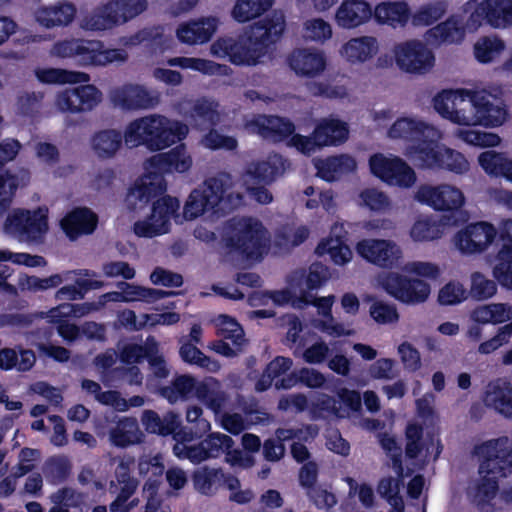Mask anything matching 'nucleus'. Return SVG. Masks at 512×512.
Wrapping results in <instances>:
<instances>
[{
	"label": "nucleus",
	"mask_w": 512,
	"mask_h": 512,
	"mask_svg": "<svg viewBox=\"0 0 512 512\" xmlns=\"http://www.w3.org/2000/svg\"><path fill=\"white\" fill-rule=\"evenodd\" d=\"M433 107L442 118L462 126L499 127L508 116L504 104L495 105L489 95L466 89L438 92Z\"/></svg>",
	"instance_id": "1"
},
{
	"label": "nucleus",
	"mask_w": 512,
	"mask_h": 512,
	"mask_svg": "<svg viewBox=\"0 0 512 512\" xmlns=\"http://www.w3.org/2000/svg\"><path fill=\"white\" fill-rule=\"evenodd\" d=\"M284 30V17L274 14L254 23L246 38L219 37L211 45L210 52L234 65L254 66L281 39Z\"/></svg>",
	"instance_id": "2"
},
{
	"label": "nucleus",
	"mask_w": 512,
	"mask_h": 512,
	"mask_svg": "<svg viewBox=\"0 0 512 512\" xmlns=\"http://www.w3.org/2000/svg\"><path fill=\"white\" fill-rule=\"evenodd\" d=\"M187 134L188 127L184 123L151 115L130 122L124 132V141L130 147L142 145L150 151H161L182 141Z\"/></svg>",
	"instance_id": "3"
},
{
	"label": "nucleus",
	"mask_w": 512,
	"mask_h": 512,
	"mask_svg": "<svg viewBox=\"0 0 512 512\" xmlns=\"http://www.w3.org/2000/svg\"><path fill=\"white\" fill-rule=\"evenodd\" d=\"M267 230L253 217L231 219L221 236V243L230 253L246 260H261L268 249Z\"/></svg>",
	"instance_id": "4"
},
{
	"label": "nucleus",
	"mask_w": 512,
	"mask_h": 512,
	"mask_svg": "<svg viewBox=\"0 0 512 512\" xmlns=\"http://www.w3.org/2000/svg\"><path fill=\"white\" fill-rule=\"evenodd\" d=\"M52 53L60 58H73L82 66H105L109 63L125 61L124 50L107 49L99 40L66 39L53 45Z\"/></svg>",
	"instance_id": "5"
},
{
	"label": "nucleus",
	"mask_w": 512,
	"mask_h": 512,
	"mask_svg": "<svg viewBox=\"0 0 512 512\" xmlns=\"http://www.w3.org/2000/svg\"><path fill=\"white\" fill-rule=\"evenodd\" d=\"M289 163L282 155L270 153L265 159L251 162L247 175L261 186L248 187L249 195L258 203L266 205L273 201L272 193L265 187L271 185L286 171Z\"/></svg>",
	"instance_id": "6"
},
{
	"label": "nucleus",
	"mask_w": 512,
	"mask_h": 512,
	"mask_svg": "<svg viewBox=\"0 0 512 512\" xmlns=\"http://www.w3.org/2000/svg\"><path fill=\"white\" fill-rule=\"evenodd\" d=\"M226 194V186L223 180L211 177L205 180L201 189H194L183 209L186 220H194L206 212L218 213L219 204Z\"/></svg>",
	"instance_id": "7"
},
{
	"label": "nucleus",
	"mask_w": 512,
	"mask_h": 512,
	"mask_svg": "<svg viewBox=\"0 0 512 512\" xmlns=\"http://www.w3.org/2000/svg\"><path fill=\"white\" fill-rule=\"evenodd\" d=\"M3 230L6 234L20 239L37 241L48 230V218L40 209H14L7 215Z\"/></svg>",
	"instance_id": "8"
},
{
	"label": "nucleus",
	"mask_w": 512,
	"mask_h": 512,
	"mask_svg": "<svg viewBox=\"0 0 512 512\" xmlns=\"http://www.w3.org/2000/svg\"><path fill=\"white\" fill-rule=\"evenodd\" d=\"M369 168L381 181L400 188H410L417 180L415 171L398 156L373 154L369 158Z\"/></svg>",
	"instance_id": "9"
},
{
	"label": "nucleus",
	"mask_w": 512,
	"mask_h": 512,
	"mask_svg": "<svg viewBox=\"0 0 512 512\" xmlns=\"http://www.w3.org/2000/svg\"><path fill=\"white\" fill-rule=\"evenodd\" d=\"M474 454L482 458L479 465L481 479L476 485L475 498L479 505H483L495 498L499 490L498 479L507 477L509 471L503 466L499 457L482 453L479 445L474 447Z\"/></svg>",
	"instance_id": "10"
},
{
	"label": "nucleus",
	"mask_w": 512,
	"mask_h": 512,
	"mask_svg": "<svg viewBox=\"0 0 512 512\" xmlns=\"http://www.w3.org/2000/svg\"><path fill=\"white\" fill-rule=\"evenodd\" d=\"M467 18L469 29L477 30L483 23L492 28L512 26V0H482Z\"/></svg>",
	"instance_id": "11"
},
{
	"label": "nucleus",
	"mask_w": 512,
	"mask_h": 512,
	"mask_svg": "<svg viewBox=\"0 0 512 512\" xmlns=\"http://www.w3.org/2000/svg\"><path fill=\"white\" fill-rule=\"evenodd\" d=\"M232 446H234V441L229 435L213 432L198 444L183 445L181 449L178 445H175L173 450L179 458L188 459L193 464H199L210 458L220 457Z\"/></svg>",
	"instance_id": "12"
},
{
	"label": "nucleus",
	"mask_w": 512,
	"mask_h": 512,
	"mask_svg": "<svg viewBox=\"0 0 512 512\" xmlns=\"http://www.w3.org/2000/svg\"><path fill=\"white\" fill-rule=\"evenodd\" d=\"M382 285L389 295L405 304L423 303L430 295V285L428 283L398 273L388 274Z\"/></svg>",
	"instance_id": "13"
},
{
	"label": "nucleus",
	"mask_w": 512,
	"mask_h": 512,
	"mask_svg": "<svg viewBox=\"0 0 512 512\" xmlns=\"http://www.w3.org/2000/svg\"><path fill=\"white\" fill-rule=\"evenodd\" d=\"M397 66L407 73L422 74L429 71L435 61L433 53L420 41H407L395 46Z\"/></svg>",
	"instance_id": "14"
},
{
	"label": "nucleus",
	"mask_w": 512,
	"mask_h": 512,
	"mask_svg": "<svg viewBox=\"0 0 512 512\" xmlns=\"http://www.w3.org/2000/svg\"><path fill=\"white\" fill-rule=\"evenodd\" d=\"M415 199L436 211H458L465 202L464 195L461 190L450 185H421L416 194Z\"/></svg>",
	"instance_id": "15"
},
{
	"label": "nucleus",
	"mask_w": 512,
	"mask_h": 512,
	"mask_svg": "<svg viewBox=\"0 0 512 512\" xmlns=\"http://www.w3.org/2000/svg\"><path fill=\"white\" fill-rule=\"evenodd\" d=\"M21 149V143L13 138L0 142V211L7 210L19 186L18 176L5 169L6 163L14 160Z\"/></svg>",
	"instance_id": "16"
},
{
	"label": "nucleus",
	"mask_w": 512,
	"mask_h": 512,
	"mask_svg": "<svg viewBox=\"0 0 512 512\" xmlns=\"http://www.w3.org/2000/svg\"><path fill=\"white\" fill-rule=\"evenodd\" d=\"M356 251L367 262L381 268L397 267L402 257L400 247L385 239L360 240L356 245Z\"/></svg>",
	"instance_id": "17"
},
{
	"label": "nucleus",
	"mask_w": 512,
	"mask_h": 512,
	"mask_svg": "<svg viewBox=\"0 0 512 512\" xmlns=\"http://www.w3.org/2000/svg\"><path fill=\"white\" fill-rule=\"evenodd\" d=\"M497 237L493 224L485 221L471 223L458 231L454 237L455 246L463 254L483 252Z\"/></svg>",
	"instance_id": "18"
},
{
	"label": "nucleus",
	"mask_w": 512,
	"mask_h": 512,
	"mask_svg": "<svg viewBox=\"0 0 512 512\" xmlns=\"http://www.w3.org/2000/svg\"><path fill=\"white\" fill-rule=\"evenodd\" d=\"M101 93L93 85H80L58 93L56 106L62 112H83L92 110L100 101Z\"/></svg>",
	"instance_id": "19"
},
{
	"label": "nucleus",
	"mask_w": 512,
	"mask_h": 512,
	"mask_svg": "<svg viewBox=\"0 0 512 512\" xmlns=\"http://www.w3.org/2000/svg\"><path fill=\"white\" fill-rule=\"evenodd\" d=\"M497 235L502 246L496 256L493 276L502 287L512 289V219L500 223Z\"/></svg>",
	"instance_id": "20"
},
{
	"label": "nucleus",
	"mask_w": 512,
	"mask_h": 512,
	"mask_svg": "<svg viewBox=\"0 0 512 512\" xmlns=\"http://www.w3.org/2000/svg\"><path fill=\"white\" fill-rule=\"evenodd\" d=\"M147 168L159 172L163 177L167 173H184L192 166V158L187 153L183 143L178 144L170 151L158 153L146 160Z\"/></svg>",
	"instance_id": "21"
},
{
	"label": "nucleus",
	"mask_w": 512,
	"mask_h": 512,
	"mask_svg": "<svg viewBox=\"0 0 512 512\" xmlns=\"http://www.w3.org/2000/svg\"><path fill=\"white\" fill-rule=\"evenodd\" d=\"M98 225V215L88 207H75L60 221L63 232L70 240L92 234Z\"/></svg>",
	"instance_id": "22"
},
{
	"label": "nucleus",
	"mask_w": 512,
	"mask_h": 512,
	"mask_svg": "<svg viewBox=\"0 0 512 512\" xmlns=\"http://www.w3.org/2000/svg\"><path fill=\"white\" fill-rule=\"evenodd\" d=\"M373 17V8L365 0H343L335 14L337 25L345 29L357 28Z\"/></svg>",
	"instance_id": "23"
},
{
	"label": "nucleus",
	"mask_w": 512,
	"mask_h": 512,
	"mask_svg": "<svg viewBox=\"0 0 512 512\" xmlns=\"http://www.w3.org/2000/svg\"><path fill=\"white\" fill-rule=\"evenodd\" d=\"M111 101L123 110H137L153 107L154 99L149 91L140 85L128 84L111 92Z\"/></svg>",
	"instance_id": "24"
},
{
	"label": "nucleus",
	"mask_w": 512,
	"mask_h": 512,
	"mask_svg": "<svg viewBox=\"0 0 512 512\" xmlns=\"http://www.w3.org/2000/svg\"><path fill=\"white\" fill-rule=\"evenodd\" d=\"M440 134L435 128V134L421 137L415 145L410 147L411 156L418 162L419 167L437 169L441 166L444 145L439 142Z\"/></svg>",
	"instance_id": "25"
},
{
	"label": "nucleus",
	"mask_w": 512,
	"mask_h": 512,
	"mask_svg": "<svg viewBox=\"0 0 512 512\" xmlns=\"http://www.w3.org/2000/svg\"><path fill=\"white\" fill-rule=\"evenodd\" d=\"M483 403L505 418L512 419V386L509 382L496 379L487 385Z\"/></svg>",
	"instance_id": "26"
},
{
	"label": "nucleus",
	"mask_w": 512,
	"mask_h": 512,
	"mask_svg": "<svg viewBox=\"0 0 512 512\" xmlns=\"http://www.w3.org/2000/svg\"><path fill=\"white\" fill-rule=\"evenodd\" d=\"M290 68L299 76L314 77L326 67V58L322 52L309 49L294 50L288 57Z\"/></svg>",
	"instance_id": "27"
},
{
	"label": "nucleus",
	"mask_w": 512,
	"mask_h": 512,
	"mask_svg": "<svg viewBox=\"0 0 512 512\" xmlns=\"http://www.w3.org/2000/svg\"><path fill=\"white\" fill-rule=\"evenodd\" d=\"M218 20L215 17L202 18L180 25L176 31L181 43L195 45L208 42L215 33Z\"/></svg>",
	"instance_id": "28"
},
{
	"label": "nucleus",
	"mask_w": 512,
	"mask_h": 512,
	"mask_svg": "<svg viewBox=\"0 0 512 512\" xmlns=\"http://www.w3.org/2000/svg\"><path fill=\"white\" fill-rule=\"evenodd\" d=\"M373 17L380 25L405 27L411 17V10L405 1H385L375 6Z\"/></svg>",
	"instance_id": "29"
},
{
	"label": "nucleus",
	"mask_w": 512,
	"mask_h": 512,
	"mask_svg": "<svg viewBox=\"0 0 512 512\" xmlns=\"http://www.w3.org/2000/svg\"><path fill=\"white\" fill-rule=\"evenodd\" d=\"M187 425L183 426L179 419V428L175 433V441L184 444L202 438L211 429V424L203 418V410L199 406H190L186 410Z\"/></svg>",
	"instance_id": "30"
},
{
	"label": "nucleus",
	"mask_w": 512,
	"mask_h": 512,
	"mask_svg": "<svg viewBox=\"0 0 512 512\" xmlns=\"http://www.w3.org/2000/svg\"><path fill=\"white\" fill-rule=\"evenodd\" d=\"M74 4L63 2L56 5L39 7L35 13L36 21L45 28L64 27L71 24L76 16Z\"/></svg>",
	"instance_id": "31"
},
{
	"label": "nucleus",
	"mask_w": 512,
	"mask_h": 512,
	"mask_svg": "<svg viewBox=\"0 0 512 512\" xmlns=\"http://www.w3.org/2000/svg\"><path fill=\"white\" fill-rule=\"evenodd\" d=\"M219 104L206 97L196 99L189 112L191 123L199 130H208L220 122Z\"/></svg>",
	"instance_id": "32"
},
{
	"label": "nucleus",
	"mask_w": 512,
	"mask_h": 512,
	"mask_svg": "<svg viewBox=\"0 0 512 512\" xmlns=\"http://www.w3.org/2000/svg\"><path fill=\"white\" fill-rule=\"evenodd\" d=\"M141 422L148 433L161 436L172 435L175 440V433L179 428V415L169 411L161 418L156 411L145 410L142 413Z\"/></svg>",
	"instance_id": "33"
},
{
	"label": "nucleus",
	"mask_w": 512,
	"mask_h": 512,
	"mask_svg": "<svg viewBox=\"0 0 512 512\" xmlns=\"http://www.w3.org/2000/svg\"><path fill=\"white\" fill-rule=\"evenodd\" d=\"M435 134V128L422 121L411 118L397 119L388 130V136L392 139H404L416 142L421 137Z\"/></svg>",
	"instance_id": "34"
},
{
	"label": "nucleus",
	"mask_w": 512,
	"mask_h": 512,
	"mask_svg": "<svg viewBox=\"0 0 512 512\" xmlns=\"http://www.w3.org/2000/svg\"><path fill=\"white\" fill-rule=\"evenodd\" d=\"M124 135L116 129H103L95 132L90 140L91 148L99 159H110L121 148Z\"/></svg>",
	"instance_id": "35"
},
{
	"label": "nucleus",
	"mask_w": 512,
	"mask_h": 512,
	"mask_svg": "<svg viewBox=\"0 0 512 512\" xmlns=\"http://www.w3.org/2000/svg\"><path fill=\"white\" fill-rule=\"evenodd\" d=\"M298 383L311 389L322 388L326 383V377L316 369L303 367L297 372L294 371L279 378L275 381L274 386L277 390H287Z\"/></svg>",
	"instance_id": "36"
},
{
	"label": "nucleus",
	"mask_w": 512,
	"mask_h": 512,
	"mask_svg": "<svg viewBox=\"0 0 512 512\" xmlns=\"http://www.w3.org/2000/svg\"><path fill=\"white\" fill-rule=\"evenodd\" d=\"M146 174L141 178L140 182L135 184L136 196L140 202L149 203L154 198L161 196L167 189V184L164 177L153 169L147 168L145 162Z\"/></svg>",
	"instance_id": "37"
},
{
	"label": "nucleus",
	"mask_w": 512,
	"mask_h": 512,
	"mask_svg": "<svg viewBox=\"0 0 512 512\" xmlns=\"http://www.w3.org/2000/svg\"><path fill=\"white\" fill-rule=\"evenodd\" d=\"M315 135L323 147L337 146L348 139L349 129L347 124L341 120L324 119L316 125Z\"/></svg>",
	"instance_id": "38"
},
{
	"label": "nucleus",
	"mask_w": 512,
	"mask_h": 512,
	"mask_svg": "<svg viewBox=\"0 0 512 512\" xmlns=\"http://www.w3.org/2000/svg\"><path fill=\"white\" fill-rule=\"evenodd\" d=\"M378 50L376 38L362 36L352 38L342 46L341 54L351 63H362L370 59Z\"/></svg>",
	"instance_id": "39"
},
{
	"label": "nucleus",
	"mask_w": 512,
	"mask_h": 512,
	"mask_svg": "<svg viewBox=\"0 0 512 512\" xmlns=\"http://www.w3.org/2000/svg\"><path fill=\"white\" fill-rule=\"evenodd\" d=\"M195 397L215 414L223 410L227 400L219 382L212 378L198 383Z\"/></svg>",
	"instance_id": "40"
},
{
	"label": "nucleus",
	"mask_w": 512,
	"mask_h": 512,
	"mask_svg": "<svg viewBox=\"0 0 512 512\" xmlns=\"http://www.w3.org/2000/svg\"><path fill=\"white\" fill-rule=\"evenodd\" d=\"M252 124L261 135H272L280 140L292 137L295 131L293 122L280 116H264L262 119L254 120Z\"/></svg>",
	"instance_id": "41"
},
{
	"label": "nucleus",
	"mask_w": 512,
	"mask_h": 512,
	"mask_svg": "<svg viewBox=\"0 0 512 512\" xmlns=\"http://www.w3.org/2000/svg\"><path fill=\"white\" fill-rule=\"evenodd\" d=\"M315 253L320 257L328 255L331 261L339 266L345 265L352 258V252L342 237L322 239L318 243Z\"/></svg>",
	"instance_id": "42"
},
{
	"label": "nucleus",
	"mask_w": 512,
	"mask_h": 512,
	"mask_svg": "<svg viewBox=\"0 0 512 512\" xmlns=\"http://www.w3.org/2000/svg\"><path fill=\"white\" fill-rule=\"evenodd\" d=\"M224 472L221 468L204 466L194 471L192 481L194 488L204 495H212L223 486Z\"/></svg>",
	"instance_id": "43"
},
{
	"label": "nucleus",
	"mask_w": 512,
	"mask_h": 512,
	"mask_svg": "<svg viewBox=\"0 0 512 512\" xmlns=\"http://www.w3.org/2000/svg\"><path fill=\"white\" fill-rule=\"evenodd\" d=\"M116 25H118L117 17L114 14L110 1L105 5L95 8L82 19V27L89 31H104Z\"/></svg>",
	"instance_id": "44"
},
{
	"label": "nucleus",
	"mask_w": 512,
	"mask_h": 512,
	"mask_svg": "<svg viewBox=\"0 0 512 512\" xmlns=\"http://www.w3.org/2000/svg\"><path fill=\"white\" fill-rule=\"evenodd\" d=\"M198 383L190 375H178L170 385L161 389V394L172 403L178 399H189L196 395Z\"/></svg>",
	"instance_id": "45"
},
{
	"label": "nucleus",
	"mask_w": 512,
	"mask_h": 512,
	"mask_svg": "<svg viewBox=\"0 0 512 512\" xmlns=\"http://www.w3.org/2000/svg\"><path fill=\"white\" fill-rule=\"evenodd\" d=\"M117 287L123 296V302L146 301L150 303L161 300L171 294L164 290L146 288L126 281L118 282Z\"/></svg>",
	"instance_id": "46"
},
{
	"label": "nucleus",
	"mask_w": 512,
	"mask_h": 512,
	"mask_svg": "<svg viewBox=\"0 0 512 512\" xmlns=\"http://www.w3.org/2000/svg\"><path fill=\"white\" fill-rule=\"evenodd\" d=\"M273 3L274 0H237L232 16L237 22L246 23L264 14Z\"/></svg>",
	"instance_id": "47"
},
{
	"label": "nucleus",
	"mask_w": 512,
	"mask_h": 512,
	"mask_svg": "<svg viewBox=\"0 0 512 512\" xmlns=\"http://www.w3.org/2000/svg\"><path fill=\"white\" fill-rule=\"evenodd\" d=\"M123 44L127 47L143 45L151 52H156L163 45V29L160 26L143 28L125 37Z\"/></svg>",
	"instance_id": "48"
},
{
	"label": "nucleus",
	"mask_w": 512,
	"mask_h": 512,
	"mask_svg": "<svg viewBox=\"0 0 512 512\" xmlns=\"http://www.w3.org/2000/svg\"><path fill=\"white\" fill-rule=\"evenodd\" d=\"M37 79L46 84H76L89 80V75L84 72L68 71L58 68H45L36 70Z\"/></svg>",
	"instance_id": "49"
},
{
	"label": "nucleus",
	"mask_w": 512,
	"mask_h": 512,
	"mask_svg": "<svg viewBox=\"0 0 512 512\" xmlns=\"http://www.w3.org/2000/svg\"><path fill=\"white\" fill-rule=\"evenodd\" d=\"M72 470V465L66 456H51L43 464L42 471L46 480L53 484L65 482Z\"/></svg>",
	"instance_id": "50"
},
{
	"label": "nucleus",
	"mask_w": 512,
	"mask_h": 512,
	"mask_svg": "<svg viewBox=\"0 0 512 512\" xmlns=\"http://www.w3.org/2000/svg\"><path fill=\"white\" fill-rule=\"evenodd\" d=\"M482 453L499 457L503 466L512 473V441L507 436H501L479 444Z\"/></svg>",
	"instance_id": "51"
},
{
	"label": "nucleus",
	"mask_w": 512,
	"mask_h": 512,
	"mask_svg": "<svg viewBox=\"0 0 512 512\" xmlns=\"http://www.w3.org/2000/svg\"><path fill=\"white\" fill-rule=\"evenodd\" d=\"M179 201L175 197L162 196L152 205L150 220L158 222L164 229L169 230L170 219L179 209Z\"/></svg>",
	"instance_id": "52"
},
{
	"label": "nucleus",
	"mask_w": 512,
	"mask_h": 512,
	"mask_svg": "<svg viewBox=\"0 0 512 512\" xmlns=\"http://www.w3.org/2000/svg\"><path fill=\"white\" fill-rule=\"evenodd\" d=\"M105 286L101 280L77 279L76 285H66L56 291L55 298L59 301H74L83 299L89 290L100 289Z\"/></svg>",
	"instance_id": "53"
},
{
	"label": "nucleus",
	"mask_w": 512,
	"mask_h": 512,
	"mask_svg": "<svg viewBox=\"0 0 512 512\" xmlns=\"http://www.w3.org/2000/svg\"><path fill=\"white\" fill-rule=\"evenodd\" d=\"M505 48L504 42L497 37H483L474 45V55L478 62H492Z\"/></svg>",
	"instance_id": "54"
},
{
	"label": "nucleus",
	"mask_w": 512,
	"mask_h": 512,
	"mask_svg": "<svg viewBox=\"0 0 512 512\" xmlns=\"http://www.w3.org/2000/svg\"><path fill=\"white\" fill-rule=\"evenodd\" d=\"M117 23L123 24L147 9L146 0H110Z\"/></svg>",
	"instance_id": "55"
},
{
	"label": "nucleus",
	"mask_w": 512,
	"mask_h": 512,
	"mask_svg": "<svg viewBox=\"0 0 512 512\" xmlns=\"http://www.w3.org/2000/svg\"><path fill=\"white\" fill-rule=\"evenodd\" d=\"M137 429L138 425L135 419H122L110 432L111 442L117 447H127L135 443V431Z\"/></svg>",
	"instance_id": "56"
},
{
	"label": "nucleus",
	"mask_w": 512,
	"mask_h": 512,
	"mask_svg": "<svg viewBox=\"0 0 512 512\" xmlns=\"http://www.w3.org/2000/svg\"><path fill=\"white\" fill-rule=\"evenodd\" d=\"M497 292V283L480 272L471 274L470 295L475 300H487Z\"/></svg>",
	"instance_id": "57"
},
{
	"label": "nucleus",
	"mask_w": 512,
	"mask_h": 512,
	"mask_svg": "<svg viewBox=\"0 0 512 512\" xmlns=\"http://www.w3.org/2000/svg\"><path fill=\"white\" fill-rule=\"evenodd\" d=\"M447 10L445 1H436L419 9L413 15V24L430 26L440 20Z\"/></svg>",
	"instance_id": "58"
},
{
	"label": "nucleus",
	"mask_w": 512,
	"mask_h": 512,
	"mask_svg": "<svg viewBox=\"0 0 512 512\" xmlns=\"http://www.w3.org/2000/svg\"><path fill=\"white\" fill-rule=\"evenodd\" d=\"M478 162L481 168L491 176H502L508 159L501 153L495 151H486L479 155Z\"/></svg>",
	"instance_id": "59"
},
{
	"label": "nucleus",
	"mask_w": 512,
	"mask_h": 512,
	"mask_svg": "<svg viewBox=\"0 0 512 512\" xmlns=\"http://www.w3.org/2000/svg\"><path fill=\"white\" fill-rule=\"evenodd\" d=\"M181 359L191 365H196L201 368L210 369V365L215 362L211 361L210 357L205 355L195 344L187 341L183 343L179 349Z\"/></svg>",
	"instance_id": "60"
},
{
	"label": "nucleus",
	"mask_w": 512,
	"mask_h": 512,
	"mask_svg": "<svg viewBox=\"0 0 512 512\" xmlns=\"http://www.w3.org/2000/svg\"><path fill=\"white\" fill-rule=\"evenodd\" d=\"M441 166H437V169L451 171L457 174H461L468 169V162L464 155L458 151L444 146L441 156Z\"/></svg>",
	"instance_id": "61"
},
{
	"label": "nucleus",
	"mask_w": 512,
	"mask_h": 512,
	"mask_svg": "<svg viewBox=\"0 0 512 512\" xmlns=\"http://www.w3.org/2000/svg\"><path fill=\"white\" fill-rule=\"evenodd\" d=\"M202 143L205 147L211 150L225 149L233 151L238 146V142L235 137L223 135L214 129V127L208 129V132L202 139Z\"/></svg>",
	"instance_id": "62"
},
{
	"label": "nucleus",
	"mask_w": 512,
	"mask_h": 512,
	"mask_svg": "<svg viewBox=\"0 0 512 512\" xmlns=\"http://www.w3.org/2000/svg\"><path fill=\"white\" fill-rule=\"evenodd\" d=\"M430 33L442 43H453L463 37V31L458 27L457 22L451 19L439 23L430 30Z\"/></svg>",
	"instance_id": "63"
},
{
	"label": "nucleus",
	"mask_w": 512,
	"mask_h": 512,
	"mask_svg": "<svg viewBox=\"0 0 512 512\" xmlns=\"http://www.w3.org/2000/svg\"><path fill=\"white\" fill-rule=\"evenodd\" d=\"M371 318L378 324H392L398 321L399 314L396 307L383 301H375L369 309Z\"/></svg>",
	"instance_id": "64"
}]
</instances>
